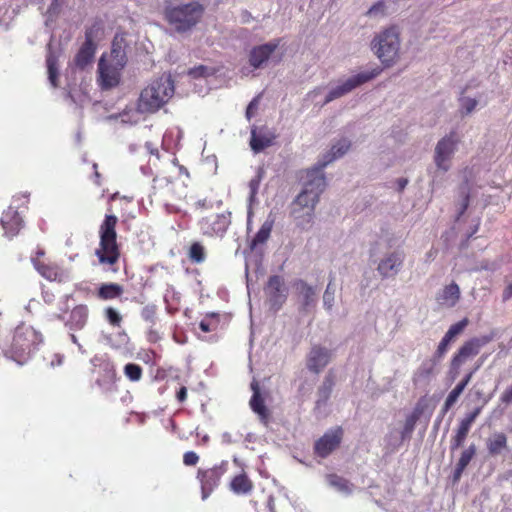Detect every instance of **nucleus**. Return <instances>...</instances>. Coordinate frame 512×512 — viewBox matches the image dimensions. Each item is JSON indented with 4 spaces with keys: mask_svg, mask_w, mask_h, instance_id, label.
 <instances>
[{
    "mask_svg": "<svg viewBox=\"0 0 512 512\" xmlns=\"http://www.w3.org/2000/svg\"><path fill=\"white\" fill-rule=\"evenodd\" d=\"M174 83L170 76H161L145 87L138 98L136 108L127 107L111 118L120 119L125 124H137L144 114H152L161 109L174 95Z\"/></svg>",
    "mask_w": 512,
    "mask_h": 512,
    "instance_id": "obj_1",
    "label": "nucleus"
},
{
    "mask_svg": "<svg viewBox=\"0 0 512 512\" xmlns=\"http://www.w3.org/2000/svg\"><path fill=\"white\" fill-rule=\"evenodd\" d=\"M325 187L326 180L324 178L306 174L303 189L291 205V216L301 229L308 230L312 227L315 207Z\"/></svg>",
    "mask_w": 512,
    "mask_h": 512,
    "instance_id": "obj_2",
    "label": "nucleus"
},
{
    "mask_svg": "<svg viewBox=\"0 0 512 512\" xmlns=\"http://www.w3.org/2000/svg\"><path fill=\"white\" fill-rule=\"evenodd\" d=\"M42 335L32 326L22 323L14 331L10 347L5 351V356L19 365H23L42 343Z\"/></svg>",
    "mask_w": 512,
    "mask_h": 512,
    "instance_id": "obj_3",
    "label": "nucleus"
},
{
    "mask_svg": "<svg viewBox=\"0 0 512 512\" xmlns=\"http://www.w3.org/2000/svg\"><path fill=\"white\" fill-rule=\"evenodd\" d=\"M371 49L383 65H394L399 58L400 50L398 29L389 27L377 33L371 42Z\"/></svg>",
    "mask_w": 512,
    "mask_h": 512,
    "instance_id": "obj_4",
    "label": "nucleus"
},
{
    "mask_svg": "<svg viewBox=\"0 0 512 512\" xmlns=\"http://www.w3.org/2000/svg\"><path fill=\"white\" fill-rule=\"evenodd\" d=\"M204 7L199 2L182 3L166 10V18L178 32H186L201 19Z\"/></svg>",
    "mask_w": 512,
    "mask_h": 512,
    "instance_id": "obj_5",
    "label": "nucleus"
},
{
    "mask_svg": "<svg viewBox=\"0 0 512 512\" xmlns=\"http://www.w3.org/2000/svg\"><path fill=\"white\" fill-rule=\"evenodd\" d=\"M117 217L107 215L100 226V247L96 250L99 262L113 265L119 258V250L116 242Z\"/></svg>",
    "mask_w": 512,
    "mask_h": 512,
    "instance_id": "obj_6",
    "label": "nucleus"
},
{
    "mask_svg": "<svg viewBox=\"0 0 512 512\" xmlns=\"http://www.w3.org/2000/svg\"><path fill=\"white\" fill-rule=\"evenodd\" d=\"M382 72V69L380 67H374L369 71H363L356 75L350 76L347 79L341 80L339 84L335 87H333L329 93L327 94L324 102L322 105H325L335 99H338L349 92H351L353 89L357 88L358 86L374 79Z\"/></svg>",
    "mask_w": 512,
    "mask_h": 512,
    "instance_id": "obj_7",
    "label": "nucleus"
},
{
    "mask_svg": "<svg viewBox=\"0 0 512 512\" xmlns=\"http://www.w3.org/2000/svg\"><path fill=\"white\" fill-rule=\"evenodd\" d=\"M459 138L455 132L441 138L434 150V163L438 171L446 173L451 168V161L458 149Z\"/></svg>",
    "mask_w": 512,
    "mask_h": 512,
    "instance_id": "obj_8",
    "label": "nucleus"
},
{
    "mask_svg": "<svg viewBox=\"0 0 512 512\" xmlns=\"http://www.w3.org/2000/svg\"><path fill=\"white\" fill-rule=\"evenodd\" d=\"M350 146L351 142L347 138H340L336 140L332 144L331 148L320 156L316 165L306 171L307 175H311L313 177L321 176L325 179L323 172L324 168L336 159L345 155L348 152Z\"/></svg>",
    "mask_w": 512,
    "mask_h": 512,
    "instance_id": "obj_9",
    "label": "nucleus"
},
{
    "mask_svg": "<svg viewBox=\"0 0 512 512\" xmlns=\"http://www.w3.org/2000/svg\"><path fill=\"white\" fill-rule=\"evenodd\" d=\"M493 340V335H482L466 341L454 355L451 361V368L458 370L468 359L476 356L482 347Z\"/></svg>",
    "mask_w": 512,
    "mask_h": 512,
    "instance_id": "obj_10",
    "label": "nucleus"
},
{
    "mask_svg": "<svg viewBox=\"0 0 512 512\" xmlns=\"http://www.w3.org/2000/svg\"><path fill=\"white\" fill-rule=\"evenodd\" d=\"M297 294L299 310L303 313L311 312L317 304V289L302 279L293 282Z\"/></svg>",
    "mask_w": 512,
    "mask_h": 512,
    "instance_id": "obj_11",
    "label": "nucleus"
},
{
    "mask_svg": "<svg viewBox=\"0 0 512 512\" xmlns=\"http://www.w3.org/2000/svg\"><path fill=\"white\" fill-rule=\"evenodd\" d=\"M230 213H221L203 218L199 222L200 230L207 236L222 237L231 223Z\"/></svg>",
    "mask_w": 512,
    "mask_h": 512,
    "instance_id": "obj_12",
    "label": "nucleus"
},
{
    "mask_svg": "<svg viewBox=\"0 0 512 512\" xmlns=\"http://www.w3.org/2000/svg\"><path fill=\"white\" fill-rule=\"evenodd\" d=\"M405 260V254L396 250L386 253L379 261L377 271L382 278L396 276L402 269Z\"/></svg>",
    "mask_w": 512,
    "mask_h": 512,
    "instance_id": "obj_13",
    "label": "nucleus"
},
{
    "mask_svg": "<svg viewBox=\"0 0 512 512\" xmlns=\"http://www.w3.org/2000/svg\"><path fill=\"white\" fill-rule=\"evenodd\" d=\"M265 294L271 306L278 310L286 301L288 295L284 279L278 275L271 276L265 287Z\"/></svg>",
    "mask_w": 512,
    "mask_h": 512,
    "instance_id": "obj_14",
    "label": "nucleus"
},
{
    "mask_svg": "<svg viewBox=\"0 0 512 512\" xmlns=\"http://www.w3.org/2000/svg\"><path fill=\"white\" fill-rule=\"evenodd\" d=\"M123 68L107 62L105 56H101L98 64V82L103 89H110L119 84L120 72Z\"/></svg>",
    "mask_w": 512,
    "mask_h": 512,
    "instance_id": "obj_15",
    "label": "nucleus"
},
{
    "mask_svg": "<svg viewBox=\"0 0 512 512\" xmlns=\"http://www.w3.org/2000/svg\"><path fill=\"white\" fill-rule=\"evenodd\" d=\"M343 436V430L340 427L327 431L320 439L315 443V453L325 458L332 453L340 444Z\"/></svg>",
    "mask_w": 512,
    "mask_h": 512,
    "instance_id": "obj_16",
    "label": "nucleus"
},
{
    "mask_svg": "<svg viewBox=\"0 0 512 512\" xmlns=\"http://www.w3.org/2000/svg\"><path fill=\"white\" fill-rule=\"evenodd\" d=\"M331 356V351L326 347L314 345L307 355V368L318 374L328 365Z\"/></svg>",
    "mask_w": 512,
    "mask_h": 512,
    "instance_id": "obj_17",
    "label": "nucleus"
},
{
    "mask_svg": "<svg viewBox=\"0 0 512 512\" xmlns=\"http://www.w3.org/2000/svg\"><path fill=\"white\" fill-rule=\"evenodd\" d=\"M224 471L225 470L220 466L198 472V478L201 481L203 500L207 499L214 488L218 485V482L221 476L224 474Z\"/></svg>",
    "mask_w": 512,
    "mask_h": 512,
    "instance_id": "obj_18",
    "label": "nucleus"
},
{
    "mask_svg": "<svg viewBox=\"0 0 512 512\" xmlns=\"http://www.w3.org/2000/svg\"><path fill=\"white\" fill-rule=\"evenodd\" d=\"M278 47V41H272L254 47L249 55V63L254 69L263 67Z\"/></svg>",
    "mask_w": 512,
    "mask_h": 512,
    "instance_id": "obj_19",
    "label": "nucleus"
},
{
    "mask_svg": "<svg viewBox=\"0 0 512 512\" xmlns=\"http://www.w3.org/2000/svg\"><path fill=\"white\" fill-rule=\"evenodd\" d=\"M275 139V134L267 128L252 129L250 146L254 153H259L270 147Z\"/></svg>",
    "mask_w": 512,
    "mask_h": 512,
    "instance_id": "obj_20",
    "label": "nucleus"
},
{
    "mask_svg": "<svg viewBox=\"0 0 512 512\" xmlns=\"http://www.w3.org/2000/svg\"><path fill=\"white\" fill-rule=\"evenodd\" d=\"M1 224L5 233L12 237L19 232L22 226V218L17 210L9 207L2 214Z\"/></svg>",
    "mask_w": 512,
    "mask_h": 512,
    "instance_id": "obj_21",
    "label": "nucleus"
},
{
    "mask_svg": "<svg viewBox=\"0 0 512 512\" xmlns=\"http://www.w3.org/2000/svg\"><path fill=\"white\" fill-rule=\"evenodd\" d=\"M461 291L455 282L445 286L437 295L438 303L446 308L454 307L460 299Z\"/></svg>",
    "mask_w": 512,
    "mask_h": 512,
    "instance_id": "obj_22",
    "label": "nucleus"
},
{
    "mask_svg": "<svg viewBox=\"0 0 512 512\" xmlns=\"http://www.w3.org/2000/svg\"><path fill=\"white\" fill-rule=\"evenodd\" d=\"M89 310L85 305H78L73 308L70 313L69 320L66 322V327L69 330H82L88 321Z\"/></svg>",
    "mask_w": 512,
    "mask_h": 512,
    "instance_id": "obj_23",
    "label": "nucleus"
},
{
    "mask_svg": "<svg viewBox=\"0 0 512 512\" xmlns=\"http://www.w3.org/2000/svg\"><path fill=\"white\" fill-rule=\"evenodd\" d=\"M251 389L253 391V395L250 399V407L253 410V412H255L259 416L260 420L263 423H266L269 417V413L264 404V400L260 395V389L256 381H253L251 383Z\"/></svg>",
    "mask_w": 512,
    "mask_h": 512,
    "instance_id": "obj_24",
    "label": "nucleus"
},
{
    "mask_svg": "<svg viewBox=\"0 0 512 512\" xmlns=\"http://www.w3.org/2000/svg\"><path fill=\"white\" fill-rule=\"evenodd\" d=\"M95 53V47L92 41V35L91 31L86 32V41L80 48L79 52L77 53L75 57V63L78 67L84 68L86 65H88Z\"/></svg>",
    "mask_w": 512,
    "mask_h": 512,
    "instance_id": "obj_25",
    "label": "nucleus"
},
{
    "mask_svg": "<svg viewBox=\"0 0 512 512\" xmlns=\"http://www.w3.org/2000/svg\"><path fill=\"white\" fill-rule=\"evenodd\" d=\"M486 446L491 456L501 455L507 449V437L502 432H495L487 438Z\"/></svg>",
    "mask_w": 512,
    "mask_h": 512,
    "instance_id": "obj_26",
    "label": "nucleus"
},
{
    "mask_svg": "<svg viewBox=\"0 0 512 512\" xmlns=\"http://www.w3.org/2000/svg\"><path fill=\"white\" fill-rule=\"evenodd\" d=\"M476 189L469 186L468 183H465L460 186L459 188V203L458 205V216L457 218H460L465 212V210L468 208L470 202L474 200L476 197Z\"/></svg>",
    "mask_w": 512,
    "mask_h": 512,
    "instance_id": "obj_27",
    "label": "nucleus"
},
{
    "mask_svg": "<svg viewBox=\"0 0 512 512\" xmlns=\"http://www.w3.org/2000/svg\"><path fill=\"white\" fill-rule=\"evenodd\" d=\"M475 454V444H470L465 450H463L454 470V481H458L461 478L463 471L466 469Z\"/></svg>",
    "mask_w": 512,
    "mask_h": 512,
    "instance_id": "obj_28",
    "label": "nucleus"
},
{
    "mask_svg": "<svg viewBox=\"0 0 512 512\" xmlns=\"http://www.w3.org/2000/svg\"><path fill=\"white\" fill-rule=\"evenodd\" d=\"M108 63H112L117 65L118 67H124L126 64V54L124 48L121 44V41H118L117 38L114 39L112 43V48L109 54H104Z\"/></svg>",
    "mask_w": 512,
    "mask_h": 512,
    "instance_id": "obj_29",
    "label": "nucleus"
},
{
    "mask_svg": "<svg viewBox=\"0 0 512 512\" xmlns=\"http://www.w3.org/2000/svg\"><path fill=\"white\" fill-rule=\"evenodd\" d=\"M421 413L422 411L420 408H415L411 414L407 415L403 429L400 432V442L397 445L411 438V435L415 429L417 421L421 416Z\"/></svg>",
    "mask_w": 512,
    "mask_h": 512,
    "instance_id": "obj_30",
    "label": "nucleus"
},
{
    "mask_svg": "<svg viewBox=\"0 0 512 512\" xmlns=\"http://www.w3.org/2000/svg\"><path fill=\"white\" fill-rule=\"evenodd\" d=\"M230 488L236 494H247L252 490L253 484L245 474H240L232 479Z\"/></svg>",
    "mask_w": 512,
    "mask_h": 512,
    "instance_id": "obj_31",
    "label": "nucleus"
},
{
    "mask_svg": "<svg viewBox=\"0 0 512 512\" xmlns=\"http://www.w3.org/2000/svg\"><path fill=\"white\" fill-rule=\"evenodd\" d=\"M273 224H274V221L272 219H267L264 221L261 228L259 229V231L255 235L254 239L252 240V243H251L252 248L256 247L259 244H263L268 240L270 233L272 231V228H273Z\"/></svg>",
    "mask_w": 512,
    "mask_h": 512,
    "instance_id": "obj_32",
    "label": "nucleus"
},
{
    "mask_svg": "<svg viewBox=\"0 0 512 512\" xmlns=\"http://www.w3.org/2000/svg\"><path fill=\"white\" fill-rule=\"evenodd\" d=\"M440 362L435 356L432 359L427 360L422 363V365L417 370L415 376L416 379H428L430 376L436 373V366Z\"/></svg>",
    "mask_w": 512,
    "mask_h": 512,
    "instance_id": "obj_33",
    "label": "nucleus"
},
{
    "mask_svg": "<svg viewBox=\"0 0 512 512\" xmlns=\"http://www.w3.org/2000/svg\"><path fill=\"white\" fill-rule=\"evenodd\" d=\"M327 481L331 487L343 494H350L353 491V485L350 484L346 479L337 475L327 476Z\"/></svg>",
    "mask_w": 512,
    "mask_h": 512,
    "instance_id": "obj_34",
    "label": "nucleus"
},
{
    "mask_svg": "<svg viewBox=\"0 0 512 512\" xmlns=\"http://www.w3.org/2000/svg\"><path fill=\"white\" fill-rule=\"evenodd\" d=\"M481 410H482L481 407H476L473 411L467 413L465 415V417L460 420L458 428L456 430L468 435V433L471 429V426L473 425L476 418L481 413Z\"/></svg>",
    "mask_w": 512,
    "mask_h": 512,
    "instance_id": "obj_35",
    "label": "nucleus"
},
{
    "mask_svg": "<svg viewBox=\"0 0 512 512\" xmlns=\"http://www.w3.org/2000/svg\"><path fill=\"white\" fill-rule=\"evenodd\" d=\"M35 269L46 279L53 281L59 277V271L56 267L46 265L36 259L32 260Z\"/></svg>",
    "mask_w": 512,
    "mask_h": 512,
    "instance_id": "obj_36",
    "label": "nucleus"
},
{
    "mask_svg": "<svg viewBox=\"0 0 512 512\" xmlns=\"http://www.w3.org/2000/svg\"><path fill=\"white\" fill-rule=\"evenodd\" d=\"M47 69H48V79L50 84L53 87H57V77H58V68H57V58L49 49V54L47 56Z\"/></svg>",
    "mask_w": 512,
    "mask_h": 512,
    "instance_id": "obj_37",
    "label": "nucleus"
},
{
    "mask_svg": "<svg viewBox=\"0 0 512 512\" xmlns=\"http://www.w3.org/2000/svg\"><path fill=\"white\" fill-rule=\"evenodd\" d=\"M122 293V287L118 284H104L99 289V296L103 299H113Z\"/></svg>",
    "mask_w": 512,
    "mask_h": 512,
    "instance_id": "obj_38",
    "label": "nucleus"
},
{
    "mask_svg": "<svg viewBox=\"0 0 512 512\" xmlns=\"http://www.w3.org/2000/svg\"><path fill=\"white\" fill-rule=\"evenodd\" d=\"M335 291L336 289L333 286L332 282L330 281L323 294V306L329 312L332 310L334 306Z\"/></svg>",
    "mask_w": 512,
    "mask_h": 512,
    "instance_id": "obj_39",
    "label": "nucleus"
},
{
    "mask_svg": "<svg viewBox=\"0 0 512 512\" xmlns=\"http://www.w3.org/2000/svg\"><path fill=\"white\" fill-rule=\"evenodd\" d=\"M124 374L129 380L136 382L142 377V368L137 364L128 363L124 367Z\"/></svg>",
    "mask_w": 512,
    "mask_h": 512,
    "instance_id": "obj_40",
    "label": "nucleus"
},
{
    "mask_svg": "<svg viewBox=\"0 0 512 512\" xmlns=\"http://www.w3.org/2000/svg\"><path fill=\"white\" fill-rule=\"evenodd\" d=\"M464 388L462 385L457 384L454 389L448 394L444 403V412H447L458 400Z\"/></svg>",
    "mask_w": 512,
    "mask_h": 512,
    "instance_id": "obj_41",
    "label": "nucleus"
},
{
    "mask_svg": "<svg viewBox=\"0 0 512 512\" xmlns=\"http://www.w3.org/2000/svg\"><path fill=\"white\" fill-rule=\"evenodd\" d=\"M469 320L467 318L462 319L461 321L451 325L445 335L454 340L458 335H460L465 328L467 327Z\"/></svg>",
    "mask_w": 512,
    "mask_h": 512,
    "instance_id": "obj_42",
    "label": "nucleus"
},
{
    "mask_svg": "<svg viewBox=\"0 0 512 512\" xmlns=\"http://www.w3.org/2000/svg\"><path fill=\"white\" fill-rule=\"evenodd\" d=\"M264 171L263 169L259 168L257 171V175L250 180L249 182V189H250V195H249V202L250 204L254 201L255 196L258 192L260 182L263 178Z\"/></svg>",
    "mask_w": 512,
    "mask_h": 512,
    "instance_id": "obj_43",
    "label": "nucleus"
},
{
    "mask_svg": "<svg viewBox=\"0 0 512 512\" xmlns=\"http://www.w3.org/2000/svg\"><path fill=\"white\" fill-rule=\"evenodd\" d=\"M215 73V69L212 67L200 65L198 67H195L189 71V76H191L194 79L197 78H207L208 76H211Z\"/></svg>",
    "mask_w": 512,
    "mask_h": 512,
    "instance_id": "obj_44",
    "label": "nucleus"
},
{
    "mask_svg": "<svg viewBox=\"0 0 512 512\" xmlns=\"http://www.w3.org/2000/svg\"><path fill=\"white\" fill-rule=\"evenodd\" d=\"M190 259L196 263H201L205 259L204 248L199 243H194L189 252Z\"/></svg>",
    "mask_w": 512,
    "mask_h": 512,
    "instance_id": "obj_45",
    "label": "nucleus"
},
{
    "mask_svg": "<svg viewBox=\"0 0 512 512\" xmlns=\"http://www.w3.org/2000/svg\"><path fill=\"white\" fill-rule=\"evenodd\" d=\"M477 104H478V101L474 98L462 97L460 99V106H461L462 114L468 115V114L472 113L475 110Z\"/></svg>",
    "mask_w": 512,
    "mask_h": 512,
    "instance_id": "obj_46",
    "label": "nucleus"
},
{
    "mask_svg": "<svg viewBox=\"0 0 512 512\" xmlns=\"http://www.w3.org/2000/svg\"><path fill=\"white\" fill-rule=\"evenodd\" d=\"M452 341H453L452 339H450L446 335H444L437 347L435 354H434L435 358H437L438 360H441L443 358V356L446 354L448 347Z\"/></svg>",
    "mask_w": 512,
    "mask_h": 512,
    "instance_id": "obj_47",
    "label": "nucleus"
},
{
    "mask_svg": "<svg viewBox=\"0 0 512 512\" xmlns=\"http://www.w3.org/2000/svg\"><path fill=\"white\" fill-rule=\"evenodd\" d=\"M332 387H333L332 378L326 377L323 382V385L319 389V395L322 400L326 401L329 398L330 393L332 391Z\"/></svg>",
    "mask_w": 512,
    "mask_h": 512,
    "instance_id": "obj_48",
    "label": "nucleus"
},
{
    "mask_svg": "<svg viewBox=\"0 0 512 512\" xmlns=\"http://www.w3.org/2000/svg\"><path fill=\"white\" fill-rule=\"evenodd\" d=\"M466 438H467L466 434L461 433L456 430L455 434L452 436L451 441H450V449L452 451H454V450L460 448L464 444Z\"/></svg>",
    "mask_w": 512,
    "mask_h": 512,
    "instance_id": "obj_49",
    "label": "nucleus"
},
{
    "mask_svg": "<svg viewBox=\"0 0 512 512\" xmlns=\"http://www.w3.org/2000/svg\"><path fill=\"white\" fill-rule=\"evenodd\" d=\"M106 318L107 320L109 321L110 324L114 325V326H119L121 321H122V317L121 315L119 314V312L117 310H115L114 308L110 307V308H107L106 309Z\"/></svg>",
    "mask_w": 512,
    "mask_h": 512,
    "instance_id": "obj_50",
    "label": "nucleus"
},
{
    "mask_svg": "<svg viewBox=\"0 0 512 512\" xmlns=\"http://www.w3.org/2000/svg\"><path fill=\"white\" fill-rule=\"evenodd\" d=\"M384 12H385V5L383 2L380 1V2L375 3L373 6H371L366 14L370 17H375L378 15H383Z\"/></svg>",
    "mask_w": 512,
    "mask_h": 512,
    "instance_id": "obj_51",
    "label": "nucleus"
},
{
    "mask_svg": "<svg viewBox=\"0 0 512 512\" xmlns=\"http://www.w3.org/2000/svg\"><path fill=\"white\" fill-rule=\"evenodd\" d=\"M259 105V96L255 97L248 105L246 109V117L250 120L256 113Z\"/></svg>",
    "mask_w": 512,
    "mask_h": 512,
    "instance_id": "obj_52",
    "label": "nucleus"
},
{
    "mask_svg": "<svg viewBox=\"0 0 512 512\" xmlns=\"http://www.w3.org/2000/svg\"><path fill=\"white\" fill-rule=\"evenodd\" d=\"M198 460H199L198 455L192 451L186 452L183 456V462L187 466L196 465Z\"/></svg>",
    "mask_w": 512,
    "mask_h": 512,
    "instance_id": "obj_53",
    "label": "nucleus"
},
{
    "mask_svg": "<svg viewBox=\"0 0 512 512\" xmlns=\"http://www.w3.org/2000/svg\"><path fill=\"white\" fill-rule=\"evenodd\" d=\"M141 315L146 321H152L155 315V308L153 306H147L143 308Z\"/></svg>",
    "mask_w": 512,
    "mask_h": 512,
    "instance_id": "obj_54",
    "label": "nucleus"
},
{
    "mask_svg": "<svg viewBox=\"0 0 512 512\" xmlns=\"http://www.w3.org/2000/svg\"><path fill=\"white\" fill-rule=\"evenodd\" d=\"M482 365V362H480L472 371H470L465 377L464 379L459 382L458 384L459 385H462L463 388L465 389L466 386L469 384V382L471 381L472 379V376L473 374L480 368V366Z\"/></svg>",
    "mask_w": 512,
    "mask_h": 512,
    "instance_id": "obj_55",
    "label": "nucleus"
},
{
    "mask_svg": "<svg viewBox=\"0 0 512 512\" xmlns=\"http://www.w3.org/2000/svg\"><path fill=\"white\" fill-rule=\"evenodd\" d=\"M500 400L505 404L512 403V386L507 388L501 395Z\"/></svg>",
    "mask_w": 512,
    "mask_h": 512,
    "instance_id": "obj_56",
    "label": "nucleus"
},
{
    "mask_svg": "<svg viewBox=\"0 0 512 512\" xmlns=\"http://www.w3.org/2000/svg\"><path fill=\"white\" fill-rule=\"evenodd\" d=\"M38 306H40V302L35 299H31L25 306V310L29 313H32L33 311L37 310Z\"/></svg>",
    "mask_w": 512,
    "mask_h": 512,
    "instance_id": "obj_57",
    "label": "nucleus"
},
{
    "mask_svg": "<svg viewBox=\"0 0 512 512\" xmlns=\"http://www.w3.org/2000/svg\"><path fill=\"white\" fill-rule=\"evenodd\" d=\"M59 8H60V4H59L58 0H53V2L51 3V5L48 9L49 17L56 15L58 13Z\"/></svg>",
    "mask_w": 512,
    "mask_h": 512,
    "instance_id": "obj_58",
    "label": "nucleus"
},
{
    "mask_svg": "<svg viewBox=\"0 0 512 512\" xmlns=\"http://www.w3.org/2000/svg\"><path fill=\"white\" fill-rule=\"evenodd\" d=\"M70 339H71V341H72V342H73V343L78 347V350H79V352H80V353H82V354H85V353H86V350H85V349L83 348V346L79 343V341H78V337H77L75 334L71 333V334H70Z\"/></svg>",
    "mask_w": 512,
    "mask_h": 512,
    "instance_id": "obj_59",
    "label": "nucleus"
},
{
    "mask_svg": "<svg viewBox=\"0 0 512 512\" xmlns=\"http://www.w3.org/2000/svg\"><path fill=\"white\" fill-rule=\"evenodd\" d=\"M64 356L60 354H55L54 359L50 362L51 367H55L56 365H61L63 362Z\"/></svg>",
    "mask_w": 512,
    "mask_h": 512,
    "instance_id": "obj_60",
    "label": "nucleus"
},
{
    "mask_svg": "<svg viewBox=\"0 0 512 512\" xmlns=\"http://www.w3.org/2000/svg\"><path fill=\"white\" fill-rule=\"evenodd\" d=\"M512 297V283L509 284L503 292V299L508 300Z\"/></svg>",
    "mask_w": 512,
    "mask_h": 512,
    "instance_id": "obj_61",
    "label": "nucleus"
},
{
    "mask_svg": "<svg viewBox=\"0 0 512 512\" xmlns=\"http://www.w3.org/2000/svg\"><path fill=\"white\" fill-rule=\"evenodd\" d=\"M407 184H408V179H406V178H399V179L397 180L398 190H399V191L404 190V189H405V187L407 186Z\"/></svg>",
    "mask_w": 512,
    "mask_h": 512,
    "instance_id": "obj_62",
    "label": "nucleus"
},
{
    "mask_svg": "<svg viewBox=\"0 0 512 512\" xmlns=\"http://www.w3.org/2000/svg\"><path fill=\"white\" fill-rule=\"evenodd\" d=\"M187 397V390L185 387H182L177 393V398L179 401H184Z\"/></svg>",
    "mask_w": 512,
    "mask_h": 512,
    "instance_id": "obj_63",
    "label": "nucleus"
},
{
    "mask_svg": "<svg viewBox=\"0 0 512 512\" xmlns=\"http://www.w3.org/2000/svg\"><path fill=\"white\" fill-rule=\"evenodd\" d=\"M145 147L150 154L158 156V150L153 147L152 143L147 142Z\"/></svg>",
    "mask_w": 512,
    "mask_h": 512,
    "instance_id": "obj_64",
    "label": "nucleus"
}]
</instances>
